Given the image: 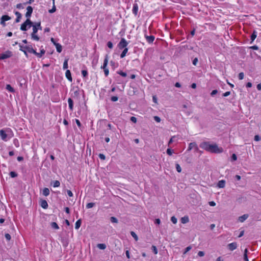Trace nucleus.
<instances>
[{
    "instance_id": "c756f323",
    "label": "nucleus",
    "mask_w": 261,
    "mask_h": 261,
    "mask_svg": "<svg viewBox=\"0 0 261 261\" xmlns=\"http://www.w3.org/2000/svg\"><path fill=\"white\" fill-rule=\"evenodd\" d=\"M68 59H66L63 63V69H66L68 68Z\"/></svg>"
},
{
    "instance_id": "13d9d810",
    "label": "nucleus",
    "mask_w": 261,
    "mask_h": 261,
    "mask_svg": "<svg viewBox=\"0 0 261 261\" xmlns=\"http://www.w3.org/2000/svg\"><path fill=\"white\" fill-rule=\"evenodd\" d=\"M230 94V91H227V92H225V93H224L223 94V96L224 97H226V96H229Z\"/></svg>"
},
{
    "instance_id": "09e8293b",
    "label": "nucleus",
    "mask_w": 261,
    "mask_h": 261,
    "mask_svg": "<svg viewBox=\"0 0 261 261\" xmlns=\"http://www.w3.org/2000/svg\"><path fill=\"white\" fill-rule=\"evenodd\" d=\"M192 247L191 246H189L186 248L184 252V254H186L187 252L189 251L191 249Z\"/></svg>"
},
{
    "instance_id": "dca6fc26",
    "label": "nucleus",
    "mask_w": 261,
    "mask_h": 261,
    "mask_svg": "<svg viewBox=\"0 0 261 261\" xmlns=\"http://www.w3.org/2000/svg\"><path fill=\"white\" fill-rule=\"evenodd\" d=\"M68 103L69 106V108L70 110L73 111V101L71 98H69L68 99Z\"/></svg>"
},
{
    "instance_id": "4c0bfd02",
    "label": "nucleus",
    "mask_w": 261,
    "mask_h": 261,
    "mask_svg": "<svg viewBox=\"0 0 261 261\" xmlns=\"http://www.w3.org/2000/svg\"><path fill=\"white\" fill-rule=\"evenodd\" d=\"M82 74L84 77H86L88 76V73L86 70H82Z\"/></svg>"
},
{
    "instance_id": "412c9836",
    "label": "nucleus",
    "mask_w": 261,
    "mask_h": 261,
    "mask_svg": "<svg viewBox=\"0 0 261 261\" xmlns=\"http://www.w3.org/2000/svg\"><path fill=\"white\" fill-rule=\"evenodd\" d=\"M181 222L183 224H185L188 223L189 221V219L188 216H184L182 217L180 219Z\"/></svg>"
},
{
    "instance_id": "6ab92c4d",
    "label": "nucleus",
    "mask_w": 261,
    "mask_h": 261,
    "mask_svg": "<svg viewBox=\"0 0 261 261\" xmlns=\"http://www.w3.org/2000/svg\"><path fill=\"white\" fill-rule=\"evenodd\" d=\"M55 46H56L57 51L59 53H61L62 50V45L60 43H57V44H55Z\"/></svg>"
},
{
    "instance_id": "f3484780",
    "label": "nucleus",
    "mask_w": 261,
    "mask_h": 261,
    "mask_svg": "<svg viewBox=\"0 0 261 261\" xmlns=\"http://www.w3.org/2000/svg\"><path fill=\"white\" fill-rule=\"evenodd\" d=\"M40 205L42 208H43L44 209L47 208L48 206V203L45 200H41Z\"/></svg>"
},
{
    "instance_id": "20e7f679",
    "label": "nucleus",
    "mask_w": 261,
    "mask_h": 261,
    "mask_svg": "<svg viewBox=\"0 0 261 261\" xmlns=\"http://www.w3.org/2000/svg\"><path fill=\"white\" fill-rule=\"evenodd\" d=\"M33 25V22L30 19H27V20L21 25L20 30L21 31H25L27 30V26L29 25V28H30Z\"/></svg>"
},
{
    "instance_id": "7c9ffc66",
    "label": "nucleus",
    "mask_w": 261,
    "mask_h": 261,
    "mask_svg": "<svg viewBox=\"0 0 261 261\" xmlns=\"http://www.w3.org/2000/svg\"><path fill=\"white\" fill-rule=\"evenodd\" d=\"M50 225L52 228L55 229H58L59 228V227L57 223L56 222H51L50 224Z\"/></svg>"
},
{
    "instance_id": "72a5a7b5",
    "label": "nucleus",
    "mask_w": 261,
    "mask_h": 261,
    "mask_svg": "<svg viewBox=\"0 0 261 261\" xmlns=\"http://www.w3.org/2000/svg\"><path fill=\"white\" fill-rule=\"evenodd\" d=\"M110 221L113 223H117L118 222V219L115 217H111L110 218Z\"/></svg>"
},
{
    "instance_id": "e433bc0d",
    "label": "nucleus",
    "mask_w": 261,
    "mask_h": 261,
    "mask_svg": "<svg viewBox=\"0 0 261 261\" xmlns=\"http://www.w3.org/2000/svg\"><path fill=\"white\" fill-rule=\"evenodd\" d=\"M95 205V203H93V202H90V203H88L86 204V208H92V207H93Z\"/></svg>"
},
{
    "instance_id": "423d86ee",
    "label": "nucleus",
    "mask_w": 261,
    "mask_h": 261,
    "mask_svg": "<svg viewBox=\"0 0 261 261\" xmlns=\"http://www.w3.org/2000/svg\"><path fill=\"white\" fill-rule=\"evenodd\" d=\"M11 19V17L7 15H3L1 19V24L3 26H6L5 21H8Z\"/></svg>"
},
{
    "instance_id": "a18cd8bd",
    "label": "nucleus",
    "mask_w": 261,
    "mask_h": 261,
    "mask_svg": "<svg viewBox=\"0 0 261 261\" xmlns=\"http://www.w3.org/2000/svg\"><path fill=\"white\" fill-rule=\"evenodd\" d=\"M107 46L109 48L112 49L113 47V44L112 42L109 41L107 43Z\"/></svg>"
},
{
    "instance_id": "39448f33",
    "label": "nucleus",
    "mask_w": 261,
    "mask_h": 261,
    "mask_svg": "<svg viewBox=\"0 0 261 261\" xmlns=\"http://www.w3.org/2000/svg\"><path fill=\"white\" fill-rule=\"evenodd\" d=\"M127 45L128 42L124 38H122L121 39L120 41L118 43V47H119V49H122L123 48H125V47H126Z\"/></svg>"
},
{
    "instance_id": "69168bd1",
    "label": "nucleus",
    "mask_w": 261,
    "mask_h": 261,
    "mask_svg": "<svg viewBox=\"0 0 261 261\" xmlns=\"http://www.w3.org/2000/svg\"><path fill=\"white\" fill-rule=\"evenodd\" d=\"M246 86L247 88H251L252 87V83L250 82H248L246 84Z\"/></svg>"
},
{
    "instance_id": "052dcab7",
    "label": "nucleus",
    "mask_w": 261,
    "mask_h": 261,
    "mask_svg": "<svg viewBox=\"0 0 261 261\" xmlns=\"http://www.w3.org/2000/svg\"><path fill=\"white\" fill-rule=\"evenodd\" d=\"M195 34V29H193V30L191 31L190 34L192 37H193Z\"/></svg>"
},
{
    "instance_id": "5701e85b",
    "label": "nucleus",
    "mask_w": 261,
    "mask_h": 261,
    "mask_svg": "<svg viewBox=\"0 0 261 261\" xmlns=\"http://www.w3.org/2000/svg\"><path fill=\"white\" fill-rule=\"evenodd\" d=\"M248 217V215L247 214H244V215H243V216H240V217L239 218V220L241 222H244L246 219H247Z\"/></svg>"
},
{
    "instance_id": "f03ea898",
    "label": "nucleus",
    "mask_w": 261,
    "mask_h": 261,
    "mask_svg": "<svg viewBox=\"0 0 261 261\" xmlns=\"http://www.w3.org/2000/svg\"><path fill=\"white\" fill-rule=\"evenodd\" d=\"M33 27V32L31 34L32 39L34 40L39 41V37L36 35L38 30H41L42 27L41 26V22H38L35 23L34 25H32Z\"/></svg>"
},
{
    "instance_id": "6e6d98bb",
    "label": "nucleus",
    "mask_w": 261,
    "mask_h": 261,
    "mask_svg": "<svg viewBox=\"0 0 261 261\" xmlns=\"http://www.w3.org/2000/svg\"><path fill=\"white\" fill-rule=\"evenodd\" d=\"M231 159L232 161H236L237 159V156L236 154L233 153L232 154L231 156Z\"/></svg>"
},
{
    "instance_id": "ddd939ff",
    "label": "nucleus",
    "mask_w": 261,
    "mask_h": 261,
    "mask_svg": "<svg viewBox=\"0 0 261 261\" xmlns=\"http://www.w3.org/2000/svg\"><path fill=\"white\" fill-rule=\"evenodd\" d=\"M0 136L3 140L7 141L6 138L7 137V135L3 129L0 130Z\"/></svg>"
},
{
    "instance_id": "9d476101",
    "label": "nucleus",
    "mask_w": 261,
    "mask_h": 261,
    "mask_svg": "<svg viewBox=\"0 0 261 261\" xmlns=\"http://www.w3.org/2000/svg\"><path fill=\"white\" fill-rule=\"evenodd\" d=\"M138 9H139V7H138V4L137 3L134 4L133 7V9H132V12H133V13L135 16H137L138 14Z\"/></svg>"
},
{
    "instance_id": "0eeeda50",
    "label": "nucleus",
    "mask_w": 261,
    "mask_h": 261,
    "mask_svg": "<svg viewBox=\"0 0 261 261\" xmlns=\"http://www.w3.org/2000/svg\"><path fill=\"white\" fill-rule=\"evenodd\" d=\"M12 56V52L10 51H7L5 53L2 54L0 56L1 60H4L11 57Z\"/></svg>"
},
{
    "instance_id": "de8ad7c7",
    "label": "nucleus",
    "mask_w": 261,
    "mask_h": 261,
    "mask_svg": "<svg viewBox=\"0 0 261 261\" xmlns=\"http://www.w3.org/2000/svg\"><path fill=\"white\" fill-rule=\"evenodd\" d=\"M118 97L117 96H112L111 98V100L112 101H116L118 100Z\"/></svg>"
},
{
    "instance_id": "ea45409f",
    "label": "nucleus",
    "mask_w": 261,
    "mask_h": 261,
    "mask_svg": "<svg viewBox=\"0 0 261 261\" xmlns=\"http://www.w3.org/2000/svg\"><path fill=\"white\" fill-rule=\"evenodd\" d=\"M175 166H176V169L178 173H180L181 172V168L180 165L178 164H176Z\"/></svg>"
},
{
    "instance_id": "f704fd0d",
    "label": "nucleus",
    "mask_w": 261,
    "mask_h": 261,
    "mask_svg": "<svg viewBox=\"0 0 261 261\" xmlns=\"http://www.w3.org/2000/svg\"><path fill=\"white\" fill-rule=\"evenodd\" d=\"M98 248L100 249L104 250L106 248V245L105 244H98L97 245Z\"/></svg>"
},
{
    "instance_id": "680f3d73",
    "label": "nucleus",
    "mask_w": 261,
    "mask_h": 261,
    "mask_svg": "<svg viewBox=\"0 0 261 261\" xmlns=\"http://www.w3.org/2000/svg\"><path fill=\"white\" fill-rule=\"evenodd\" d=\"M16 8H18V9L23 8L22 4L20 3V4H17Z\"/></svg>"
},
{
    "instance_id": "7ed1b4c3",
    "label": "nucleus",
    "mask_w": 261,
    "mask_h": 261,
    "mask_svg": "<svg viewBox=\"0 0 261 261\" xmlns=\"http://www.w3.org/2000/svg\"><path fill=\"white\" fill-rule=\"evenodd\" d=\"M109 61V56L106 55L103 61V65L101 66V68L103 70L106 77H107L109 74V70L107 67Z\"/></svg>"
},
{
    "instance_id": "a211bd4d",
    "label": "nucleus",
    "mask_w": 261,
    "mask_h": 261,
    "mask_svg": "<svg viewBox=\"0 0 261 261\" xmlns=\"http://www.w3.org/2000/svg\"><path fill=\"white\" fill-rule=\"evenodd\" d=\"M225 185V181L224 180H219L218 182L217 186L220 188H223Z\"/></svg>"
},
{
    "instance_id": "c9c22d12",
    "label": "nucleus",
    "mask_w": 261,
    "mask_h": 261,
    "mask_svg": "<svg viewBox=\"0 0 261 261\" xmlns=\"http://www.w3.org/2000/svg\"><path fill=\"white\" fill-rule=\"evenodd\" d=\"M130 234L134 238L136 241H137L138 240V237L135 232L132 231L130 232Z\"/></svg>"
},
{
    "instance_id": "79ce46f5",
    "label": "nucleus",
    "mask_w": 261,
    "mask_h": 261,
    "mask_svg": "<svg viewBox=\"0 0 261 261\" xmlns=\"http://www.w3.org/2000/svg\"><path fill=\"white\" fill-rule=\"evenodd\" d=\"M238 77H239V79L240 80H242L244 79V74L243 72H240L239 73V75H238Z\"/></svg>"
},
{
    "instance_id": "8fccbe9b",
    "label": "nucleus",
    "mask_w": 261,
    "mask_h": 261,
    "mask_svg": "<svg viewBox=\"0 0 261 261\" xmlns=\"http://www.w3.org/2000/svg\"><path fill=\"white\" fill-rule=\"evenodd\" d=\"M99 158L102 160H105L106 159V156L103 154L99 153L98 155Z\"/></svg>"
},
{
    "instance_id": "393cba45",
    "label": "nucleus",
    "mask_w": 261,
    "mask_h": 261,
    "mask_svg": "<svg viewBox=\"0 0 261 261\" xmlns=\"http://www.w3.org/2000/svg\"><path fill=\"white\" fill-rule=\"evenodd\" d=\"M45 53V50L44 49H41L40 53L37 52V54L36 55V56L38 58H41L42 57V56L43 55H44Z\"/></svg>"
},
{
    "instance_id": "58836bf2",
    "label": "nucleus",
    "mask_w": 261,
    "mask_h": 261,
    "mask_svg": "<svg viewBox=\"0 0 261 261\" xmlns=\"http://www.w3.org/2000/svg\"><path fill=\"white\" fill-rule=\"evenodd\" d=\"M151 249H152V250L154 254H158V251L156 247L155 246L152 245L151 247Z\"/></svg>"
},
{
    "instance_id": "f257e3e1",
    "label": "nucleus",
    "mask_w": 261,
    "mask_h": 261,
    "mask_svg": "<svg viewBox=\"0 0 261 261\" xmlns=\"http://www.w3.org/2000/svg\"><path fill=\"white\" fill-rule=\"evenodd\" d=\"M200 147L211 153H220L223 151L222 147H219L216 144H211L209 142H203L200 144Z\"/></svg>"
},
{
    "instance_id": "2f4dec72",
    "label": "nucleus",
    "mask_w": 261,
    "mask_h": 261,
    "mask_svg": "<svg viewBox=\"0 0 261 261\" xmlns=\"http://www.w3.org/2000/svg\"><path fill=\"white\" fill-rule=\"evenodd\" d=\"M60 185V182L59 180H55L53 182V187L54 188L59 187Z\"/></svg>"
},
{
    "instance_id": "a878e982",
    "label": "nucleus",
    "mask_w": 261,
    "mask_h": 261,
    "mask_svg": "<svg viewBox=\"0 0 261 261\" xmlns=\"http://www.w3.org/2000/svg\"><path fill=\"white\" fill-rule=\"evenodd\" d=\"M257 37V32L254 31L251 35V42H252Z\"/></svg>"
},
{
    "instance_id": "473e14b6",
    "label": "nucleus",
    "mask_w": 261,
    "mask_h": 261,
    "mask_svg": "<svg viewBox=\"0 0 261 261\" xmlns=\"http://www.w3.org/2000/svg\"><path fill=\"white\" fill-rule=\"evenodd\" d=\"M56 11V8L55 6V3H54V4H53L52 8L51 9L49 10L48 12L50 13H53L55 12Z\"/></svg>"
},
{
    "instance_id": "e2e57ef3",
    "label": "nucleus",
    "mask_w": 261,
    "mask_h": 261,
    "mask_svg": "<svg viewBox=\"0 0 261 261\" xmlns=\"http://www.w3.org/2000/svg\"><path fill=\"white\" fill-rule=\"evenodd\" d=\"M254 140L258 141L260 140V137L258 135H255L254 137Z\"/></svg>"
},
{
    "instance_id": "c03bdc74",
    "label": "nucleus",
    "mask_w": 261,
    "mask_h": 261,
    "mask_svg": "<svg viewBox=\"0 0 261 261\" xmlns=\"http://www.w3.org/2000/svg\"><path fill=\"white\" fill-rule=\"evenodd\" d=\"M166 152L169 155H171L173 153V150H172L171 148H168Z\"/></svg>"
},
{
    "instance_id": "4468645a",
    "label": "nucleus",
    "mask_w": 261,
    "mask_h": 261,
    "mask_svg": "<svg viewBox=\"0 0 261 261\" xmlns=\"http://www.w3.org/2000/svg\"><path fill=\"white\" fill-rule=\"evenodd\" d=\"M193 148H195L196 150H197L198 149V146L196 143L192 142L190 143L189 145L188 150H192Z\"/></svg>"
},
{
    "instance_id": "1a4fd4ad",
    "label": "nucleus",
    "mask_w": 261,
    "mask_h": 261,
    "mask_svg": "<svg viewBox=\"0 0 261 261\" xmlns=\"http://www.w3.org/2000/svg\"><path fill=\"white\" fill-rule=\"evenodd\" d=\"M145 38H146L147 42L149 44L152 43L155 39V37L153 35H150V36L145 35Z\"/></svg>"
},
{
    "instance_id": "0e129e2a",
    "label": "nucleus",
    "mask_w": 261,
    "mask_h": 261,
    "mask_svg": "<svg viewBox=\"0 0 261 261\" xmlns=\"http://www.w3.org/2000/svg\"><path fill=\"white\" fill-rule=\"evenodd\" d=\"M75 122H76V123L77 125L79 127H80V126H81V122H80V120H78V119H75Z\"/></svg>"
},
{
    "instance_id": "b1692460",
    "label": "nucleus",
    "mask_w": 261,
    "mask_h": 261,
    "mask_svg": "<svg viewBox=\"0 0 261 261\" xmlns=\"http://www.w3.org/2000/svg\"><path fill=\"white\" fill-rule=\"evenodd\" d=\"M128 48L127 47H125V48H124L123 50L122 51V52L121 53V55H120V58H123L126 55L127 51H128Z\"/></svg>"
},
{
    "instance_id": "c85d7f7f",
    "label": "nucleus",
    "mask_w": 261,
    "mask_h": 261,
    "mask_svg": "<svg viewBox=\"0 0 261 261\" xmlns=\"http://www.w3.org/2000/svg\"><path fill=\"white\" fill-rule=\"evenodd\" d=\"M117 73L124 77L127 76V73L125 72L122 71V70L117 71Z\"/></svg>"
},
{
    "instance_id": "2eb2a0df",
    "label": "nucleus",
    "mask_w": 261,
    "mask_h": 261,
    "mask_svg": "<svg viewBox=\"0 0 261 261\" xmlns=\"http://www.w3.org/2000/svg\"><path fill=\"white\" fill-rule=\"evenodd\" d=\"M65 76L66 77L67 79V80L70 81L72 82V78L71 76V74L69 70H67L65 72Z\"/></svg>"
},
{
    "instance_id": "f8f14e48",
    "label": "nucleus",
    "mask_w": 261,
    "mask_h": 261,
    "mask_svg": "<svg viewBox=\"0 0 261 261\" xmlns=\"http://www.w3.org/2000/svg\"><path fill=\"white\" fill-rule=\"evenodd\" d=\"M228 247L230 250L233 251L237 248V244L236 242H233L229 244Z\"/></svg>"
},
{
    "instance_id": "603ef678",
    "label": "nucleus",
    "mask_w": 261,
    "mask_h": 261,
    "mask_svg": "<svg viewBox=\"0 0 261 261\" xmlns=\"http://www.w3.org/2000/svg\"><path fill=\"white\" fill-rule=\"evenodd\" d=\"M67 195L69 196V197H72L73 196V193L72 192H71V191L69 190H67Z\"/></svg>"
},
{
    "instance_id": "774afa93",
    "label": "nucleus",
    "mask_w": 261,
    "mask_h": 261,
    "mask_svg": "<svg viewBox=\"0 0 261 261\" xmlns=\"http://www.w3.org/2000/svg\"><path fill=\"white\" fill-rule=\"evenodd\" d=\"M209 204L212 206H214L216 205V203L214 201H210L209 202Z\"/></svg>"
},
{
    "instance_id": "49530a36",
    "label": "nucleus",
    "mask_w": 261,
    "mask_h": 261,
    "mask_svg": "<svg viewBox=\"0 0 261 261\" xmlns=\"http://www.w3.org/2000/svg\"><path fill=\"white\" fill-rule=\"evenodd\" d=\"M5 238L8 241H10L11 240V236L10 234L9 233H6L5 234Z\"/></svg>"
},
{
    "instance_id": "4be33fe9",
    "label": "nucleus",
    "mask_w": 261,
    "mask_h": 261,
    "mask_svg": "<svg viewBox=\"0 0 261 261\" xmlns=\"http://www.w3.org/2000/svg\"><path fill=\"white\" fill-rule=\"evenodd\" d=\"M49 190L47 188H44L42 191V194L45 196H47L49 194Z\"/></svg>"
},
{
    "instance_id": "aec40b11",
    "label": "nucleus",
    "mask_w": 261,
    "mask_h": 261,
    "mask_svg": "<svg viewBox=\"0 0 261 261\" xmlns=\"http://www.w3.org/2000/svg\"><path fill=\"white\" fill-rule=\"evenodd\" d=\"M15 14L16 16V18L15 20L16 22H19L20 21V19L21 18V14L19 12H15Z\"/></svg>"
},
{
    "instance_id": "a19ab883",
    "label": "nucleus",
    "mask_w": 261,
    "mask_h": 261,
    "mask_svg": "<svg viewBox=\"0 0 261 261\" xmlns=\"http://www.w3.org/2000/svg\"><path fill=\"white\" fill-rule=\"evenodd\" d=\"M10 176L11 177L14 178V177H16L17 176V174L16 172H14V171H11L10 173Z\"/></svg>"
},
{
    "instance_id": "338daca9",
    "label": "nucleus",
    "mask_w": 261,
    "mask_h": 261,
    "mask_svg": "<svg viewBox=\"0 0 261 261\" xmlns=\"http://www.w3.org/2000/svg\"><path fill=\"white\" fill-rule=\"evenodd\" d=\"M250 48L254 50H257L258 49V46L256 45L251 46Z\"/></svg>"
},
{
    "instance_id": "4d7b16f0",
    "label": "nucleus",
    "mask_w": 261,
    "mask_h": 261,
    "mask_svg": "<svg viewBox=\"0 0 261 261\" xmlns=\"http://www.w3.org/2000/svg\"><path fill=\"white\" fill-rule=\"evenodd\" d=\"M218 93V91L217 90H214L212 91L211 95V96H213L215 94H216Z\"/></svg>"
},
{
    "instance_id": "9b49d317",
    "label": "nucleus",
    "mask_w": 261,
    "mask_h": 261,
    "mask_svg": "<svg viewBox=\"0 0 261 261\" xmlns=\"http://www.w3.org/2000/svg\"><path fill=\"white\" fill-rule=\"evenodd\" d=\"M24 48L30 53H32L35 55L37 54V51L31 46H25Z\"/></svg>"
},
{
    "instance_id": "bf43d9fd",
    "label": "nucleus",
    "mask_w": 261,
    "mask_h": 261,
    "mask_svg": "<svg viewBox=\"0 0 261 261\" xmlns=\"http://www.w3.org/2000/svg\"><path fill=\"white\" fill-rule=\"evenodd\" d=\"M244 261H249L247 254H244Z\"/></svg>"
},
{
    "instance_id": "3c124183",
    "label": "nucleus",
    "mask_w": 261,
    "mask_h": 261,
    "mask_svg": "<svg viewBox=\"0 0 261 261\" xmlns=\"http://www.w3.org/2000/svg\"><path fill=\"white\" fill-rule=\"evenodd\" d=\"M130 120L134 123H136L137 119L135 117L132 116L130 117Z\"/></svg>"
},
{
    "instance_id": "37998d69",
    "label": "nucleus",
    "mask_w": 261,
    "mask_h": 261,
    "mask_svg": "<svg viewBox=\"0 0 261 261\" xmlns=\"http://www.w3.org/2000/svg\"><path fill=\"white\" fill-rule=\"evenodd\" d=\"M171 221L173 224H176L177 222V219L174 216L171 218Z\"/></svg>"
},
{
    "instance_id": "6e6552de",
    "label": "nucleus",
    "mask_w": 261,
    "mask_h": 261,
    "mask_svg": "<svg viewBox=\"0 0 261 261\" xmlns=\"http://www.w3.org/2000/svg\"><path fill=\"white\" fill-rule=\"evenodd\" d=\"M33 8L29 6H28L27 8V12L25 13V17L27 18V19H30V17L31 16V15L33 13Z\"/></svg>"
},
{
    "instance_id": "bb28decb",
    "label": "nucleus",
    "mask_w": 261,
    "mask_h": 261,
    "mask_svg": "<svg viewBox=\"0 0 261 261\" xmlns=\"http://www.w3.org/2000/svg\"><path fill=\"white\" fill-rule=\"evenodd\" d=\"M82 221L81 219H79L76 221L75 224V228L78 229L81 225Z\"/></svg>"
},
{
    "instance_id": "864d4df0",
    "label": "nucleus",
    "mask_w": 261,
    "mask_h": 261,
    "mask_svg": "<svg viewBox=\"0 0 261 261\" xmlns=\"http://www.w3.org/2000/svg\"><path fill=\"white\" fill-rule=\"evenodd\" d=\"M154 119L155 121H156L157 122H160L161 121V119L158 116H154Z\"/></svg>"
},
{
    "instance_id": "cd10ccee",
    "label": "nucleus",
    "mask_w": 261,
    "mask_h": 261,
    "mask_svg": "<svg viewBox=\"0 0 261 261\" xmlns=\"http://www.w3.org/2000/svg\"><path fill=\"white\" fill-rule=\"evenodd\" d=\"M6 88L8 91H9L10 92L14 93L15 92V90L13 89V88L12 87V86L9 84L6 85Z\"/></svg>"
},
{
    "instance_id": "5fc2aeb1",
    "label": "nucleus",
    "mask_w": 261,
    "mask_h": 261,
    "mask_svg": "<svg viewBox=\"0 0 261 261\" xmlns=\"http://www.w3.org/2000/svg\"><path fill=\"white\" fill-rule=\"evenodd\" d=\"M198 255L200 257L203 256L204 255V252L203 251H200L198 252Z\"/></svg>"
}]
</instances>
